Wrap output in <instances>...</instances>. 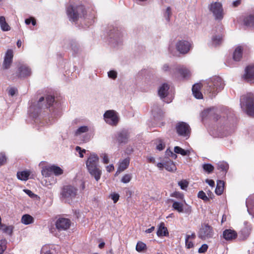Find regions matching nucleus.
I'll use <instances>...</instances> for the list:
<instances>
[{"label": "nucleus", "mask_w": 254, "mask_h": 254, "mask_svg": "<svg viewBox=\"0 0 254 254\" xmlns=\"http://www.w3.org/2000/svg\"><path fill=\"white\" fill-rule=\"evenodd\" d=\"M55 101V98L52 95H48L45 99L44 97H41L36 105H33L30 106L29 108L30 115L36 118L41 110L50 107Z\"/></svg>", "instance_id": "f257e3e1"}, {"label": "nucleus", "mask_w": 254, "mask_h": 254, "mask_svg": "<svg viewBox=\"0 0 254 254\" xmlns=\"http://www.w3.org/2000/svg\"><path fill=\"white\" fill-rule=\"evenodd\" d=\"M123 34L117 27H113L108 32V40L112 47L116 48L123 43Z\"/></svg>", "instance_id": "f03ea898"}, {"label": "nucleus", "mask_w": 254, "mask_h": 254, "mask_svg": "<svg viewBox=\"0 0 254 254\" xmlns=\"http://www.w3.org/2000/svg\"><path fill=\"white\" fill-rule=\"evenodd\" d=\"M206 90L212 95H215L217 92L221 90L224 87V83L222 79L218 76H215L207 80Z\"/></svg>", "instance_id": "7ed1b4c3"}, {"label": "nucleus", "mask_w": 254, "mask_h": 254, "mask_svg": "<svg viewBox=\"0 0 254 254\" xmlns=\"http://www.w3.org/2000/svg\"><path fill=\"white\" fill-rule=\"evenodd\" d=\"M67 15L69 20L75 22L79 17H84L86 14L85 7L83 5H69L66 9Z\"/></svg>", "instance_id": "20e7f679"}, {"label": "nucleus", "mask_w": 254, "mask_h": 254, "mask_svg": "<svg viewBox=\"0 0 254 254\" xmlns=\"http://www.w3.org/2000/svg\"><path fill=\"white\" fill-rule=\"evenodd\" d=\"M241 108L246 111L247 114L250 116H254V96L249 93L243 96L241 99Z\"/></svg>", "instance_id": "39448f33"}, {"label": "nucleus", "mask_w": 254, "mask_h": 254, "mask_svg": "<svg viewBox=\"0 0 254 254\" xmlns=\"http://www.w3.org/2000/svg\"><path fill=\"white\" fill-rule=\"evenodd\" d=\"M77 193V189L76 188L71 185H67L63 188L61 195L66 201L69 202L75 197Z\"/></svg>", "instance_id": "423d86ee"}, {"label": "nucleus", "mask_w": 254, "mask_h": 254, "mask_svg": "<svg viewBox=\"0 0 254 254\" xmlns=\"http://www.w3.org/2000/svg\"><path fill=\"white\" fill-rule=\"evenodd\" d=\"M213 228L208 224H203L198 232V237L201 240H205L212 238L214 235Z\"/></svg>", "instance_id": "0eeeda50"}, {"label": "nucleus", "mask_w": 254, "mask_h": 254, "mask_svg": "<svg viewBox=\"0 0 254 254\" xmlns=\"http://www.w3.org/2000/svg\"><path fill=\"white\" fill-rule=\"evenodd\" d=\"M208 9L211 11L215 19L221 20L223 17V9L221 3L218 2H213L208 5Z\"/></svg>", "instance_id": "6e6552de"}, {"label": "nucleus", "mask_w": 254, "mask_h": 254, "mask_svg": "<svg viewBox=\"0 0 254 254\" xmlns=\"http://www.w3.org/2000/svg\"><path fill=\"white\" fill-rule=\"evenodd\" d=\"M192 43L186 40L178 41L175 45V48L177 52L180 54H187L192 48Z\"/></svg>", "instance_id": "1a4fd4ad"}, {"label": "nucleus", "mask_w": 254, "mask_h": 254, "mask_svg": "<svg viewBox=\"0 0 254 254\" xmlns=\"http://www.w3.org/2000/svg\"><path fill=\"white\" fill-rule=\"evenodd\" d=\"M104 118L106 123L111 126H116L119 122V118L117 113L113 110L107 111Z\"/></svg>", "instance_id": "9d476101"}, {"label": "nucleus", "mask_w": 254, "mask_h": 254, "mask_svg": "<svg viewBox=\"0 0 254 254\" xmlns=\"http://www.w3.org/2000/svg\"><path fill=\"white\" fill-rule=\"evenodd\" d=\"M176 130L178 134L184 137L188 138L190 133V128L188 124L184 122L178 124L176 126Z\"/></svg>", "instance_id": "9b49d317"}, {"label": "nucleus", "mask_w": 254, "mask_h": 254, "mask_svg": "<svg viewBox=\"0 0 254 254\" xmlns=\"http://www.w3.org/2000/svg\"><path fill=\"white\" fill-rule=\"evenodd\" d=\"M242 78L251 83H254V64H248L244 69Z\"/></svg>", "instance_id": "f8f14e48"}, {"label": "nucleus", "mask_w": 254, "mask_h": 254, "mask_svg": "<svg viewBox=\"0 0 254 254\" xmlns=\"http://www.w3.org/2000/svg\"><path fill=\"white\" fill-rule=\"evenodd\" d=\"M70 225V220L63 217L58 219L55 223L56 227L59 231L67 230L69 228Z\"/></svg>", "instance_id": "ddd939ff"}, {"label": "nucleus", "mask_w": 254, "mask_h": 254, "mask_svg": "<svg viewBox=\"0 0 254 254\" xmlns=\"http://www.w3.org/2000/svg\"><path fill=\"white\" fill-rule=\"evenodd\" d=\"M16 74L18 77H25L31 75V71L26 64H21L18 68Z\"/></svg>", "instance_id": "4468645a"}, {"label": "nucleus", "mask_w": 254, "mask_h": 254, "mask_svg": "<svg viewBox=\"0 0 254 254\" xmlns=\"http://www.w3.org/2000/svg\"><path fill=\"white\" fill-rule=\"evenodd\" d=\"M98 161L99 157L95 153L91 154L86 162L87 169L97 166Z\"/></svg>", "instance_id": "2eb2a0df"}, {"label": "nucleus", "mask_w": 254, "mask_h": 254, "mask_svg": "<svg viewBox=\"0 0 254 254\" xmlns=\"http://www.w3.org/2000/svg\"><path fill=\"white\" fill-rule=\"evenodd\" d=\"M169 86L167 83L162 84L158 88V94L161 99H165L168 95Z\"/></svg>", "instance_id": "dca6fc26"}, {"label": "nucleus", "mask_w": 254, "mask_h": 254, "mask_svg": "<svg viewBox=\"0 0 254 254\" xmlns=\"http://www.w3.org/2000/svg\"><path fill=\"white\" fill-rule=\"evenodd\" d=\"M202 87V84L200 83H196L192 86V92L193 96L196 99H202L203 95L200 92V89Z\"/></svg>", "instance_id": "f3484780"}, {"label": "nucleus", "mask_w": 254, "mask_h": 254, "mask_svg": "<svg viewBox=\"0 0 254 254\" xmlns=\"http://www.w3.org/2000/svg\"><path fill=\"white\" fill-rule=\"evenodd\" d=\"M237 233L236 231L231 229H226L223 233V238L227 241L232 240L236 238Z\"/></svg>", "instance_id": "a211bd4d"}, {"label": "nucleus", "mask_w": 254, "mask_h": 254, "mask_svg": "<svg viewBox=\"0 0 254 254\" xmlns=\"http://www.w3.org/2000/svg\"><path fill=\"white\" fill-rule=\"evenodd\" d=\"M88 170L91 176L93 177L96 181H98L100 179L102 175V171L98 166L88 169Z\"/></svg>", "instance_id": "6ab92c4d"}, {"label": "nucleus", "mask_w": 254, "mask_h": 254, "mask_svg": "<svg viewBox=\"0 0 254 254\" xmlns=\"http://www.w3.org/2000/svg\"><path fill=\"white\" fill-rule=\"evenodd\" d=\"M130 159L129 157H127L124 159L120 160L119 162V166L118 168V172L120 173L126 170L128 166Z\"/></svg>", "instance_id": "aec40b11"}, {"label": "nucleus", "mask_w": 254, "mask_h": 254, "mask_svg": "<svg viewBox=\"0 0 254 254\" xmlns=\"http://www.w3.org/2000/svg\"><path fill=\"white\" fill-rule=\"evenodd\" d=\"M128 137L127 131L123 130L118 133L117 139L120 143H125L127 142Z\"/></svg>", "instance_id": "412c9836"}, {"label": "nucleus", "mask_w": 254, "mask_h": 254, "mask_svg": "<svg viewBox=\"0 0 254 254\" xmlns=\"http://www.w3.org/2000/svg\"><path fill=\"white\" fill-rule=\"evenodd\" d=\"M169 233L167 228L165 226L163 222L160 224L157 232V235L158 237L166 236L168 235Z\"/></svg>", "instance_id": "4be33fe9"}, {"label": "nucleus", "mask_w": 254, "mask_h": 254, "mask_svg": "<svg viewBox=\"0 0 254 254\" xmlns=\"http://www.w3.org/2000/svg\"><path fill=\"white\" fill-rule=\"evenodd\" d=\"M243 49L241 46L237 47L233 53V59L235 62L240 61L242 57Z\"/></svg>", "instance_id": "5701e85b"}, {"label": "nucleus", "mask_w": 254, "mask_h": 254, "mask_svg": "<svg viewBox=\"0 0 254 254\" xmlns=\"http://www.w3.org/2000/svg\"><path fill=\"white\" fill-rule=\"evenodd\" d=\"M171 201L173 202L172 207L174 210L179 213L184 212V204L182 202L174 200H171Z\"/></svg>", "instance_id": "b1692460"}, {"label": "nucleus", "mask_w": 254, "mask_h": 254, "mask_svg": "<svg viewBox=\"0 0 254 254\" xmlns=\"http://www.w3.org/2000/svg\"><path fill=\"white\" fill-rule=\"evenodd\" d=\"M89 130V128L87 126H83L79 127L74 131V135L76 136H81L84 133L87 132Z\"/></svg>", "instance_id": "393cba45"}, {"label": "nucleus", "mask_w": 254, "mask_h": 254, "mask_svg": "<svg viewBox=\"0 0 254 254\" xmlns=\"http://www.w3.org/2000/svg\"><path fill=\"white\" fill-rule=\"evenodd\" d=\"M67 46L65 45L64 46L67 48L68 46L69 45L71 50L73 51L74 54H77L79 51V47L78 44L74 41H67Z\"/></svg>", "instance_id": "a878e982"}, {"label": "nucleus", "mask_w": 254, "mask_h": 254, "mask_svg": "<svg viewBox=\"0 0 254 254\" xmlns=\"http://www.w3.org/2000/svg\"><path fill=\"white\" fill-rule=\"evenodd\" d=\"M30 172L28 171H23L18 172L17 173V178L21 181H27L30 176Z\"/></svg>", "instance_id": "bb28decb"}, {"label": "nucleus", "mask_w": 254, "mask_h": 254, "mask_svg": "<svg viewBox=\"0 0 254 254\" xmlns=\"http://www.w3.org/2000/svg\"><path fill=\"white\" fill-rule=\"evenodd\" d=\"M14 227L12 225L7 226L5 224L1 225L0 229L2 230L3 233L11 236L13 233Z\"/></svg>", "instance_id": "cd10ccee"}, {"label": "nucleus", "mask_w": 254, "mask_h": 254, "mask_svg": "<svg viewBox=\"0 0 254 254\" xmlns=\"http://www.w3.org/2000/svg\"><path fill=\"white\" fill-rule=\"evenodd\" d=\"M0 26L3 31H8L10 30V27L5 21V18L3 16H0Z\"/></svg>", "instance_id": "c85d7f7f"}, {"label": "nucleus", "mask_w": 254, "mask_h": 254, "mask_svg": "<svg viewBox=\"0 0 254 254\" xmlns=\"http://www.w3.org/2000/svg\"><path fill=\"white\" fill-rule=\"evenodd\" d=\"M244 24L247 26H254V15H249L246 16L244 19Z\"/></svg>", "instance_id": "c756f323"}, {"label": "nucleus", "mask_w": 254, "mask_h": 254, "mask_svg": "<svg viewBox=\"0 0 254 254\" xmlns=\"http://www.w3.org/2000/svg\"><path fill=\"white\" fill-rule=\"evenodd\" d=\"M224 182L221 180H218L217 181V186L215 189V193L217 195H221L224 190Z\"/></svg>", "instance_id": "7c9ffc66"}, {"label": "nucleus", "mask_w": 254, "mask_h": 254, "mask_svg": "<svg viewBox=\"0 0 254 254\" xmlns=\"http://www.w3.org/2000/svg\"><path fill=\"white\" fill-rule=\"evenodd\" d=\"M21 222L25 225H28L33 223L34 218L29 214H24L21 218Z\"/></svg>", "instance_id": "2f4dec72"}, {"label": "nucleus", "mask_w": 254, "mask_h": 254, "mask_svg": "<svg viewBox=\"0 0 254 254\" xmlns=\"http://www.w3.org/2000/svg\"><path fill=\"white\" fill-rule=\"evenodd\" d=\"M13 56L12 50L10 49L7 50L5 53L3 64H10L12 62Z\"/></svg>", "instance_id": "473e14b6"}, {"label": "nucleus", "mask_w": 254, "mask_h": 254, "mask_svg": "<svg viewBox=\"0 0 254 254\" xmlns=\"http://www.w3.org/2000/svg\"><path fill=\"white\" fill-rule=\"evenodd\" d=\"M51 170L52 172V174L53 173L56 176H59L63 174V170L59 166L56 165H51Z\"/></svg>", "instance_id": "72a5a7b5"}, {"label": "nucleus", "mask_w": 254, "mask_h": 254, "mask_svg": "<svg viewBox=\"0 0 254 254\" xmlns=\"http://www.w3.org/2000/svg\"><path fill=\"white\" fill-rule=\"evenodd\" d=\"M164 168L169 171H173L176 170V166L172 161L166 162L164 163Z\"/></svg>", "instance_id": "f704fd0d"}, {"label": "nucleus", "mask_w": 254, "mask_h": 254, "mask_svg": "<svg viewBox=\"0 0 254 254\" xmlns=\"http://www.w3.org/2000/svg\"><path fill=\"white\" fill-rule=\"evenodd\" d=\"M217 167L219 170L226 172L229 168V165L227 162L222 161L217 164Z\"/></svg>", "instance_id": "c9c22d12"}, {"label": "nucleus", "mask_w": 254, "mask_h": 254, "mask_svg": "<svg viewBox=\"0 0 254 254\" xmlns=\"http://www.w3.org/2000/svg\"><path fill=\"white\" fill-rule=\"evenodd\" d=\"M175 153L180 154L183 156L189 154L190 152L188 150H185L179 146H176L174 148Z\"/></svg>", "instance_id": "e433bc0d"}, {"label": "nucleus", "mask_w": 254, "mask_h": 254, "mask_svg": "<svg viewBox=\"0 0 254 254\" xmlns=\"http://www.w3.org/2000/svg\"><path fill=\"white\" fill-rule=\"evenodd\" d=\"M41 173L42 175L45 177L50 176L52 174V172L51 170V166L43 168Z\"/></svg>", "instance_id": "4c0bfd02"}, {"label": "nucleus", "mask_w": 254, "mask_h": 254, "mask_svg": "<svg viewBox=\"0 0 254 254\" xmlns=\"http://www.w3.org/2000/svg\"><path fill=\"white\" fill-rule=\"evenodd\" d=\"M179 73L183 76V78H187L191 76V73L186 68H181L179 69Z\"/></svg>", "instance_id": "58836bf2"}, {"label": "nucleus", "mask_w": 254, "mask_h": 254, "mask_svg": "<svg viewBox=\"0 0 254 254\" xmlns=\"http://www.w3.org/2000/svg\"><path fill=\"white\" fill-rule=\"evenodd\" d=\"M7 241L5 239L0 240V254H2L6 249Z\"/></svg>", "instance_id": "ea45409f"}, {"label": "nucleus", "mask_w": 254, "mask_h": 254, "mask_svg": "<svg viewBox=\"0 0 254 254\" xmlns=\"http://www.w3.org/2000/svg\"><path fill=\"white\" fill-rule=\"evenodd\" d=\"M202 167L203 170L208 174L211 173L214 170V167L210 164H204Z\"/></svg>", "instance_id": "a19ab883"}, {"label": "nucleus", "mask_w": 254, "mask_h": 254, "mask_svg": "<svg viewBox=\"0 0 254 254\" xmlns=\"http://www.w3.org/2000/svg\"><path fill=\"white\" fill-rule=\"evenodd\" d=\"M222 38L220 36H213L212 38V43L214 46L219 45L221 42Z\"/></svg>", "instance_id": "79ce46f5"}, {"label": "nucleus", "mask_w": 254, "mask_h": 254, "mask_svg": "<svg viewBox=\"0 0 254 254\" xmlns=\"http://www.w3.org/2000/svg\"><path fill=\"white\" fill-rule=\"evenodd\" d=\"M146 246V245L142 242H138L136 246V250L138 252L143 251Z\"/></svg>", "instance_id": "37998d69"}, {"label": "nucleus", "mask_w": 254, "mask_h": 254, "mask_svg": "<svg viewBox=\"0 0 254 254\" xmlns=\"http://www.w3.org/2000/svg\"><path fill=\"white\" fill-rule=\"evenodd\" d=\"M132 178L131 174H127L125 175L121 179V182L123 183L127 184L130 182Z\"/></svg>", "instance_id": "c03bdc74"}, {"label": "nucleus", "mask_w": 254, "mask_h": 254, "mask_svg": "<svg viewBox=\"0 0 254 254\" xmlns=\"http://www.w3.org/2000/svg\"><path fill=\"white\" fill-rule=\"evenodd\" d=\"M178 185L182 190H186L188 187L189 183L186 180H183L178 182Z\"/></svg>", "instance_id": "a18cd8bd"}, {"label": "nucleus", "mask_w": 254, "mask_h": 254, "mask_svg": "<svg viewBox=\"0 0 254 254\" xmlns=\"http://www.w3.org/2000/svg\"><path fill=\"white\" fill-rule=\"evenodd\" d=\"M171 196L172 197H176L178 199H181V200H184V194L179 191H175L171 194Z\"/></svg>", "instance_id": "49530a36"}, {"label": "nucleus", "mask_w": 254, "mask_h": 254, "mask_svg": "<svg viewBox=\"0 0 254 254\" xmlns=\"http://www.w3.org/2000/svg\"><path fill=\"white\" fill-rule=\"evenodd\" d=\"M197 196L198 198L202 199L204 201H208L209 198L206 196L205 192L203 191H199L198 193Z\"/></svg>", "instance_id": "de8ad7c7"}, {"label": "nucleus", "mask_w": 254, "mask_h": 254, "mask_svg": "<svg viewBox=\"0 0 254 254\" xmlns=\"http://www.w3.org/2000/svg\"><path fill=\"white\" fill-rule=\"evenodd\" d=\"M171 14H172V13H171V8L170 7H168L166 8V11L164 13V17L167 21H170V17L171 15Z\"/></svg>", "instance_id": "09e8293b"}, {"label": "nucleus", "mask_w": 254, "mask_h": 254, "mask_svg": "<svg viewBox=\"0 0 254 254\" xmlns=\"http://www.w3.org/2000/svg\"><path fill=\"white\" fill-rule=\"evenodd\" d=\"M100 157L102 159V162L104 164H108L109 162L108 156L106 153H102L100 155Z\"/></svg>", "instance_id": "8fccbe9b"}, {"label": "nucleus", "mask_w": 254, "mask_h": 254, "mask_svg": "<svg viewBox=\"0 0 254 254\" xmlns=\"http://www.w3.org/2000/svg\"><path fill=\"white\" fill-rule=\"evenodd\" d=\"M23 191L31 198H34L37 197V195L34 193L32 191L29 190L24 189Z\"/></svg>", "instance_id": "3c124183"}, {"label": "nucleus", "mask_w": 254, "mask_h": 254, "mask_svg": "<svg viewBox=\"0 0 254 254\" xmlns=\"http://www.w3.org/2000/svg\"><path fill=\"white\" fill-rule=\"evenodd\" d=\"M185 241L186 246L188 249H190L193 247V243L189 241V237H186Z\"/></svg>", "instance_id": "603ef678"}, {"label": "nucleus", "mask_w": 254, "mask_h": 254, "mask_svg": "<svg viewBox=\"0 0 254 254\" xmlns=\"http://www.w3.org/2000/svg\"><path fill=\"white\" fill-rule=\"evenodd\" d=\"M75 150L79 153L80 157H83V153H85L86 152L85 149H81V147L79 146H76L75 147Z\"/></svg>", "instance_id": "864d4df0"}, {"label": "nucleus", "mask_w": 254, "mask_h": 254, "mask_svg": "<svg viewBox=\"0 0 254 254\" xmlns=\"http://www.w3.org/2000/svg\"><path fill=\"white\" fill-rule=\"evenodd\" d=\"M108 75L109 77L114 79L117 77V73L115 70H110L108 72Z\"/></svg>", "instance_id": "5fc2aeb1"}, {"label": "nucleus", "mask_w": 254, "mask_h": 254, "mask_svg": "<svg viewBox=\"0 0 254 254\" xmlns=\"http://www.w3.org/2000/svg\"><path fill=\"white\" fill-rule=\"evenodd\" d=\"M119 194L116 193H112L110 195V197L114 201V203H116L119 199Z\"/></svg>", "instance_id": "6e6d98bb"}, {"label": "nucleus", "mask_w": 254, "mask_h": 254, "mask_svg": "<svg viewBox=\"0 0 254 254\" xmlns=\"http://www.w3.org/2000/svg\"><path fill=\"white\" fill-rule=\"evenodd\" d=\"M6 161L5 155L3 153H0V165H3Z\"/></svg>", "instance_id": "4d7b16f0"}, {"label": "nucleus", "mask_w": 254, "mask_h": 254, "mask_svg": "<svg viewBox=\"0 0 254 254\" xmlns=\"http://www.w3.org/2000/svg\"><path fill=\"white\" fill-rule=\"evenodd\" d=\"M207 249H208V246L206 244H203L198 249V253H204L207 251Z\"/></svg>", "instance_id": "13d9d810"}, {"label": "nucleus", "mask_w": 254, "mask_h": 254, "mask_svg": "<svg viewBox=\"0 0 254 254\" xmlns=\"http://www.w3.org/2000/svg\"><path fill=\"white\" fill-rule=\"evenodd\" d=\"M165 146V144L161 140H160L156 147L158 150L160 151L164 149Z\"/></svg>", "instance_id": "bf43d9fd"}, {"label": "nucleus", "mask_w": 254, "mask_h": 254, "mask_svg": "<svg viewBox=\"0 0 254 254\" xmlns=\"http://www.w3.org/2000/svg\"><path fill=\"white\" fill-rule=\"evenodd\" d=\"M47 247H43L42 248V251L43 253H45V254H54V250H48V251H45V249H47Z\"/></svg>", "instance_id": "052dcab7"}, {"label": "nucleus", "mask_w": 254, "mask_h": 254, "mask_svg": "<svg viewBox=\"0 0 254 254\" xmlns=\"http://www.w3.org/2000/svg\"><path fill=\"white\" fill-rule=\"evenodd\" d=\"M17 91V89L16 88H10L9 89V91H8V93L9 95H10L11 96H13L15 95V94L16 93Z\"/></svg>", "instance_id": "680f3d73"}, {"label": "nucleus", "mask_w": 254, "mask_h": 254, "mask_svg": "<svg viewBox=\"0 0 254 254\" xmlns=\"http://www.w3.org/2000/svg\"><path fill=\"white\" fill-rule=\"evenodd\" d=\"M106 169L107 172H111L114 170V166L113 164H110L108 166H107Z\"/></svg>", "instance_id": "e2e57ef3"}, {"label": "nucleus", "mask_w": 254, "mask_h": 254, "mask_svg": "<svg viewBox=\"0 0 254 254\" xmlns=\"http://www.w3.org/2000/svg\"><path fill=\"white\" fill-rule=\"evenodd\" d=\"M166 153H167V155H168L170 156H171L172 157L174 158V159H176L177 157V155L176 153H173L171 150H167L166 151Z\"/></svg>", "instance_id": "0e129e2a"}, {"label": "nucleus", "mask_w": 254, "mask_h": 254, "mask_svg": "<svg viewBox=\"0 0 254 254\" xmlns=\"http://www.w3.org/2000/svg\"><path fill=\"white\" fill-rule=\"evenodd\" d=\"M205 182L207 183L211 187H214L215 186V182L212 180L206 179Z\"/></svg>", "instance_id": "69168bd1"}, {"label": "nucleus", "mask_w": 254, "mask_h": 254, "mask_svg": "<svg viewBox=\"0 0 254 254\" xmlns=\"http://www.w3.org/2000/svg\"><path fill=\"white\" fill-rule=\"evenodd\" d=\"M191 212V207L190 206L188 207L187 209H185V210H184V212L190 214Z\"/></svg>", "instance_id": "338daca9"}, {"label": "nucleus", "mask_w": 254, "mask_h": 254, "mask_svg": "<svg viewBox=\"0 0 254 254\" xmlns=\"http://www.w3.org/2000/svg\"><path fill=\"white\" fill-rule=\"evenodd\" d=\"M154 229H155V227H153V226H152V227H151V228H149V229H147V230L145 231V232H146V233H151L153 231H154Z\"/></svg>", "instance_id": "774afa93"}]
</instances>
